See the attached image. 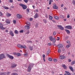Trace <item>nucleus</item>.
<instances>
[{"mask_svg":"<svg viewBox=\"0 0 75 75\" xmlns=\"http://www.w3.org/2000/svg\"><path fill=\"white\" fill-rule=\"evenodd\" d=\"M5 55L3 54H0V60L3 59L4 58H5Z\"/></svg>","mask_w":75,"mask_h":75,"instance_id":"4","label":"nucleus"},{"mask_svg":"<svg viewBox=\"0 0 75 75\" xmlns=\"http://www.w3.org/2000/svg\"><path fill=\"white\" fill-rule=\"evenodd\" d=\"M59 17L61 18H64L65 17V16L63 15H60L59 16Z\"/></svg>","mask_w":75,"mask_h":75,"instance_id":"28","label":"nucleus"},{"mask_svg":"<svg viewBox=\"0 0 75 75\" xmlns=\"http://www.w3.org/2000/svg\"><path fill=\"white\" fill-rule=\"evenodd\" d=\"M25 29H26V30H28V29H29V28H30V26L27 25H26L25 26Z\"/></svg>","mask_w":75,"mask_h":75,"instance_id":"24","label":"nucleus"},{"mask_svg":"<svg viewBox=\"0 0 75 75\" xmlns=\"http://www.w3.org/2000/svg\"><path fill=\"white\" fill-rule=\"evenodd\" d=\"M65 72L66 74H67L68 75H71V74L69 73V72L68 71H66Z\"/></svg>","mask_w":75,"mask_h":75,"instance_id":"25","label":"nucleus"},{"mask_svg":"<svg viewBox=\"0 0 75 75\" xmlns=\"http://www.w3.org/2000/svg\"><path fill=\"white\" fill-rule=\"evenodd\" d=\"M57 41H59V38L58 37H57Z\"/></svg>","mask_w":75,"mask_h":75,"instance_id":"53","label":"nucleus"},{"mask_svg":"<svg viewBox=\"0 0 75 75\" xmlns=\"http://www.w3.org/2000/svg\"><path fill=\"white\" fill-rule=\"evenodd\" d=\"M2 7L6 9L7 10L8 9V8L6 6H2Z\"/></svg>","mask_w":75,"mask_h":75,"instance_id":"26","label":"nucleus"},{"mask_svg":"<svg viewBox=\"0 0 75 75\" xmlns=\"http://www.w3.org/2000/svg\"><path fill=\"white\" fill-rule=\"evenodd\" d=\"M62 67H63V68H64V69H67V67L66 66L65 64L62 65Z\"/></svg>","mask_w":75,"mask_h":75,"instance_id":"16","label":"nucleus"},{"mask_svg":"<svg viewBox=\"0 0 75 75\" xmlns=\"http://www.w3.org/2000/svg\"><path fill=\"white\" fill-rule=\"evenodd\" d=\"M24 2H25L26 3H27L28 2V0H24Z\"/></svg>","mask_w":75,"mask_h":75,"instance_id":"48","label":"nucleus"},{"mask_svg":"<svg viewBox=\"0 0 75 75\" xmlns=\"http://www.w3.org/2000/svg\"><path fill=\"white\" fill-rule=\"evenodd\" d=\"M65 28H67V29H71L72 28V26L70 25L66 26L65 27Z\"/></svg>","mask_w":75,"mask_h":75,"instance_id":"8","label":"nucleus"},{"mask_svg":"<svg viewBox=\"0 0 75 75\" xmlns=\"http://www.w3.org/2000/svg\"><path fill=\"white\" fill-rule=\"evenodd\" d=\"M48 61H52V59L50 57L48 58Z\"/></svg>","mask_w":75,"mask_h":75,"instance_id":"33","label":"nucleus"},{"mask_svg":"<svg viewBox=\"0 0 75 75\" xmlns=\"http://www.w3.org/2000/svg\"><path fill=\"white\" fill-rule=\"evenodd\" d=\"M26 11H27V12H29L30 11V10H29V9L27 8L26 9Z\"/></svg>","mask_w":75,"mask_h":75,"instance_id":"52","label":"nucleus"},{"mask_svg":"<svg viewBox=\"0 0 75 75\" xmlns=\"http://www.w3.org/2000/svg\"><path fill=\"white\" fill-rule=\"evenodd\" d=\"M53 8L54 9H58V8L57 6L54 5L53 6Z\"/></svg>","mask_w":75,"mask_h":75,"instance_id":"19","label":"nucleus"},{"mask_svg":"<svg viewBox=\"0 0 75 75\" xmlns=\"http://www.w3.org/2000/svg\"><path fill=\"white\" fill-rule=\"evenodd\" d=\"M16 16L18 18H21L22 17V15L18 14H17Z\"/></svg>","mask_w":75,"mask_h":75,"instance_id":"10","label":"nucleus"},{"mask_svg":"<svg viewBox=\"0 0 75 75\" xmlns=\"http://www.w3.org/2000/svg\"><path fill=\"white\" fill-rule=\"evenodd\" d=\"M7 17H10L11 16V14L8 13H7L6 14Z\"/></svg>","mask_w":75,"mask_h":75,"instance_id":"20","label":"nucleus"},{"mask_svg":"<svg viewBox=\"0 0 75 75\" xmlns=\"http://www.w3.org/2000/svg\"><path fill=\"white\" fill-rule=\"evenodd\" d=\"M53 61L55 62H57V60L55 59H54Z\"/></svg>","mask_w":75,"mask_h":75,"instance_id":"38","label":"nucleus"},{"mask_svg":"<svg viewBox=\"0 0 75 75\" xmlns=\"http://www.w3.org/2000/svg\"><path fill=\"white\" fill-rule=\"evenodd\" d=\"M30 33V32H29V31H28L27 33H26V34H29V33Z\"/></svg>","mask_w":75,"mask_h":75,"instance_id":"57","label":"nucleus"},{"mask_svg":"<svg viewBox=\"0 0 75 75\" xmlns=\"http://www.w3.org/2000/svg\"><path fill=\"white\" fill-rule=\"evenodd\" d=\"M35 27L36 28L38 27V24L37 23L35 25Z\"/></svg>","mask_w":75,"mask_h":75,"instance_id":"55","label":"nucleus"},{"mask_svg":"<svg viewBox=\"0 0 75 75\" xmlns=\"http://www.w3.org/2000/svg\"><path fill=\"white\" fill-rule=\"evenodd\" d=\"M53 1L52 0H50L49 1V5H51V2H52Z\"/></svg>","mask_w":75,"mask_h":75,"instance_id":"32","label":"nucleus"},{"mask_svg":"<svg viewBox=\"0 0 75 75\" xmlns=\"http://www.w3.org/2000/svg\"><path fill=\"white\" fill-rule=\"evenodd\" d=\"M68 61L69 62H71V60L70 59H69Z\"/></svg>","mask_w":75,"mask_h":75,"instance_id":"60","label":"nucleus"},{"mask_svg":"<svg viewBox=\"0 0 75 75\" xmlns=\"http://www.w3.org/2000/svg\"><path fill=\"white\" fill-rule=\"evenodd\" d=\"M19 5L20 6H21V7H23V9H24V10H25L27 8V6L26 5L24 4H20Z\"/></svg>","mask_w":75,"mask_h":75,"instance_id":"3","label":"nucleus"},{"mask_svg":"<svg viewBox=\"0 0 75 75\" xmlns=\"http://www.w3.org/2000/svg\"><path fill=\"white\" fill-rule=\"evenodd\" d=\"M56 41V40H55V38H54L53 39L52 43H54Z\"/></svg>","mask_w":75,"mask_h":75,"instance_id":"29","label":"nucleus"},{"mask_svg":"<svg viewBox=\"0 0 75 75\" xmlns=\"http://www.w3.org/2000/svg\"><path fill=\"white\" fill-rule=\"evenodd\" d=\"M72 3L74 5H75V0H73Z\"/></svg>","mask_w":75,"mask_h":75,"instance_id":"43","label":"nucleus"},{"mask_svg":"<svg viewBox=\"0 0 75 75\" xmlns=\"http://www.w3.org/2000/svg\"><path fill=\"white\" fill-rule=\"evenodd\" d=\"M16 56H17V57H19V56H21V54L20 53H16Z\"/></svg>","mask_w":75,"mask_h":75,"instance_id":"31","label":"nucleus"},{"mask_svg":"<svg viewBox=\"0 0 75 75\" xmlns=\"http://www.w3.org/2000/svg\"><path fill=\"white\" fill-rule=\"evenodd\" d=\"M10 74V72H8L7 73V75H8V74Z\"/></svg>","mask_w":75,"mask_h":75,"instance_id":"61","label":"nucleus"},{"mask_svg":"<svg viewBox=\"0 0 75 75\" xmlns=\"http://www.w3.org/2000/svg\"><path fill=\"white\" fill-rule=\"evenodd\" d=\"M26 24L28 25H30V23L28 22H26Z\"/></svg>","mask_w":75,"mask_h":75,"instance_id":"34","label":"nucleus"},{"mask_svg":"<svg viewBox=\"0 0 75 75\" xmlns=\"http://www.w3.org/2000/svg\"><path fill=\"white\" fill-rule=\"evenodd\" d=\"M6 72L0 73V75H6Z\"/></svg>","mask_w":75,"mask_h":75,"instance_id":"21","label":"nucleus"},{"mask_svg":"<svg viewBox=\"0 0 75 75\" xmlns=\"http://www.w3.org/2000/svg\"><path fill=\"white\" fill-rule=\"evenodd\" d=\"M15 34H18V31L17 30H15Z\"/></svg>","mask_w":75,"mask_h":75,"instance_id":"35","label":"nucleus"},{"mask_svg":"<svg viewBox=\"0 0 75 75\" xmlns=\"http://www.w3.org/2000/svg\"><path fill=\"white\" fill-rule=\"evenodd\" d=\"M49 17L50 20H52V17L50 15H49Z\"/></svg>","mask_w":75,"mask_h":75,"instance_id":"30","label":"nucleus"},{"mask_svg":"<svg viewBox=\"0 0 75 75\" xmlns=\"http://www.w3.org/2000/svg\"><path fill=\"white\" fill-rule=\"evenodd\" d=\"M3 16V13H1V12H0V16Z\"/></svg>","mask_w":75,"mask_h":75,"instance_id":"50","label":"nucleus"},{"mask_svg":"<svg viewBox=\"0 0 75 75\" xmlns=\"http://www.w3.org/2000/svg\"><path fill=\"white\" fill-rule=\"evenodd\" d=\"M6 56L8 57L10 59H14V57L12 56H11V55H9V54H7Z\"/></svg>","mask_w":75,"mask_h":75,"instance_id":"5","label":"nucleus"},{"mask_svg":"<svg viewBox=\"0 0 75 75\" xmlns=\"http://www.w3.org/2000/svg\"><path fill=\"white\" fill-rule=\"evenodd\" d=\"M29 49L31 50V51H32L33 50V47H29Z\"/></svg>","mask_w":75,"mask_h":75,"instance_id":"46","label":"nucleus"},{"mask_svg":"<svg viewBox=\"0 0 75 75\" xmlns=\"http://www.w3.org/2000/svg\"><path fill=\"white\" fill-rule=\"evenodd\" d=\"M68 36L64 38V40L65 41L67 40H68Z\"/></svg>","mask_w":75,"mask_h":75,"instance_id":"37","label":"nucleus"},{"mask_svg":"<svg viewBox=\"0 0 75 75\" xmlns=\"http://www.w3.org/2000/svg\"><path fill=\"white\" fill-rule=\"evenodd\" d=\"M75 64V61H73L71 63V65H74V64Z\"/></svg>","mask_w":75,"mask_h":75,"instance_id":"36","label":"nucleus"},{"mask_svg":"<svg viewBox=\"0 0 75 75\" xmlns=\"http://www.w3.org/2000/svg\"><path fill=\"white\" fill-rule=\"evenodd\" d=\"M66 58V56L63 55H60L59 57V58L60 59H64Z\"/></svg>","mask_w":75,"mask_h":75,"instance_id":"7","label":"nucleus"},{"mask_svg":"<svg viewBox=\"0 0 75 75\" xmlns=\"http://www.w3.org/2000/svg\"><path fill=\"white\" fill-rule=\"evenodd\" d=\"M13 54H14V55H16H16H17V53H14Z\"/></svg>","mask_w":75,"mask_h":75,"instance_id":"62","label":"nucleus"},{"mask_svg":"<svg viewBox=\"0 0 75 75\" xmlns=\"http://www.w3.org/2000/svg\"><path fill=\"white\" fill-rule=\"evenodd\" d=\"M53 35H56V32H54L53 33Z\"/></svg>","mask_w":75,"mask_h":75,"instance_id":"49","label":"nucleus"},{"mask_svg":"<svg viewBox=\"0 0 75 75\" xmlns=\"http://www.w3.org/2000/svg\"><path fill=\"white\" fill-rule=\"evenodd\" d=\"M47 45L48 46H50L51 45V42L48 43L47 44Z\"/></svg>","mask_w":75,"mask_h":75,"instance_id":"39","label":"nucleus"},{"mask_svg":"<svg viewBox=\"0 0 75 75\" xmlns=\"http://www.w3.org/2000/svg\"><path fill=\"white\" fill-rule=\"evenodd\" d=\"M49 39L51 41H52L53 40V38L52 36H50L49 37Z\"/></svg>","mask_w":75,"mask_h":75,"instance_id":"23","label":"nucleus"},{"mask_svg":"<svg viewBox=\"0 0 75 75\" xmlns=\"http://www.w3.org/2000/svg\"><path fill=\"white\" fill-rule=\"evenodd\" d=\"M54 17L55 19L57 20H59V18H58V16H54Z\"/></svg>","mask_w":75,"mask_h":75,"instance_id":"22","label":"nucleus"},{"mask_svg":"<svg viewBox=\"0 0 75 75\" xmlns=\"http://www.w3.org/2000/svg\"><path fill=\"white\" fill-rule=\"evenodd\" d=\"M50 50L49 49L47 51V55H48L49 54H50Z\"/></svg>","mask_w":75,"mask_h":75,"instance_id":"27","label":"nucleus"},{"mask_svg":"<svg viewBox=\"0 0 75 75\" xmlns=\"http://www.w3.org/2000/svg\"><path fill=\"white\" fill-rule=\"evenodd\" d=\"M17 45L18 47L20 48H24L25 49L26 48V46L24 45H21L18 44Z\"/></svg>","mask_w":75,"mask_h":75,"instance_id":"2","label":"nucleus"},{"mask_svg":"<svg viewBox=\"0 0 75 75\" xmlns=\"http://www.w3.org/2000/svg\"><path fill=\"white\" fill-rule=\"evenodd\" d=\"M13 23L14 24H16V21L15 20H14L13 21Z\"/></svg>","mask_w":75,"mask_h":75,"instance_id":"45","label":"nucleus"},{"mask_svg":"<svg viewBox=\"0 0 75 75\" xmlns=\"http://www.w3.org/2000/svg\"><path fill=\"white\" fill-rule=\"evenodd\" d=\"M34 66V64L30 63L28 66V72H31V68H33Z\"/></svg>","mask_w":75,"mask_h":75,"instance_id":"1","label":"nucleus"},{"mask_svg":"<svg viewBox=\"0 0 75 75\" xmlns=\"http://www.w3.org/2000/svg\"><path fill=\"white\" fill-rule=\"evenodd\" d=\"M38 17V13H35L34 16V18H37Z\"/></svg>","mask_w":75,"mask_h":75,"instance_id":"15","label":"nucleus"},{"mask_svg":"<svg viewBox=\"0 0 75 75\" xmlns=\"http://www.w3.org/2000/svg\"><path fill=\"white\" fill-rule=\"evenodd\" d=\"M9 34L11 35V37L14 36V33L12 31L9 32Z\"/></svg>","mask_w":75,"mask_h":75,"instance_id":"11","label":"nucleus"},{"mask_svg":"<svg viewBox=\"0 0 75 75\" xmlns=\"http://www.w3.org/2000/svg\"><path fill=\"white\" fill-rule=\"evenodd\" d=\"M61 52V49H59L58 50V53H59V52Z\"/></svg>","mask_w":75,"mask_h":75,"instance_id":"44","label":"nucleus"},{"mask_svg":"<svg viewBox=\"0 0 75 75\" xmlns=\"http://www.w3.org/2000/svg\"><path fill=\"white\" fill-rule=\"evenodd\" d=\"M16 66H17V64H12V65L11 66V68H15L16 67Z\"/></svg>","mask_w":75,"mask_h":75,"instance_id":"14","label":"nucleus"},{"mask_svg":"<svg viewBox=\"0 0 75 75\" xmlns=\"http://www.w3.org/2000/svg\"><path fill=\"white\" fill-rule=\"evenodd\" d=\"M69 68L70 69V70H71V71H72V72H73L74 71V69H73L72 67L71 66H69Z\"/></svg>","mask_w":75,"mask_h":75,"instance_id":"18","label":"nucleus"},{"mask_svg":"<svg viewBox=\"0 0 75 75\" xmlns=\"http://www.w3.org/2000/svg\"><path fill=\"white\" fill-rule=\"evenodd\" d=\"M12 75H18V74L16 73H13L12 74Z\"/></svg>","mask_w":75,"mask_h":75,"instance_id":"41","label":"nucleus"},{"mask_svg":"<svg viewBox=\"0 0 75 75\" xmlns=\"http://www.w3.org/2000/svg\"><path fill=\"white\" fill-rule=\"evenodd\" d=\"M30 21H32V20H33V18H30Z\"/></svg>","mask_w":75,"mask_h":75,"instance_id":"63","label":"nucleus"},{"mask_svg":"<svg viewBox=\"0 0 75 75\" xmlns=\"http://www.w3.org/2000/svg\"><path fill=\"white\" fill-rule=\"evenodd\" d=\"M5 22L7 24H10V20H9V19H6Z\"/></svg>","mask_w":75,"mask_h":75,"instance_id":"12","label":"nucleus"},{"mask_svg":"<svg viewBox=\"0 0 75 75\" xmlns=\"http://www.w3.org/2000/svg\"><path fill=\"white\" fill-rule=\"evenodd\" d=\"M27 55V54H24V56H25V57H26Z\"/></svg>","mask_w":75,"mask_h":75,"instance_id":"64","label":"nucleus"},{"mask_svg":"<svg viewBox=\"0 0 75 75\" xmlns=\"http://www.w3.org/2000/svg\"><path fill=\"white\" fill-rule=\"evenodd\" d=\"M10 2V3H12L13 2V0H8Z\"/></svg>","mask_w":75,"mask_h":75,"instance_id":"51","label":"nucleus"},{"mask_svg":"<svg viewBox=\"0 0 75 75\" xmlns=\"http://www.w3.org/2000/svg\"><path fill=\"white\" fill-rule=\"evenodd\" d=\"M63 47V45L62 44H59L58 46L57 47L59 48H61Z\"/></svg>","mask_w":75,"mask_h":75,"instance_id":"13","label":"nucleus"},{"mask_svg":"<svg viewBox=\"0 0 75 75\" xmlns=\"http://www.w3.org/2000/svg\"><path fill=\"white\" fill-rule=\"evenodd\" d=\"M57 27L61 30H64V28H63L62 26L61 25H57Z\"/></svg>","mask_w":75,"mask_h":75,"instance_id":"9","label":"nucleus"},{"mask_svg":"<svg viewBox=\"0 0 75 75\" xmlns=\"http://www.w3.org/2000/svg\"><path fill=\"white\" fill-rule=\"evenodd\" d=\"M43 21L45 23H47V21L45 19H43Z\"/></svg>","mask_w":75,"mask_h":75,"instance_id":"42","label":"nucleus"},{"mask_svg":"<svg viewBox=\"0 0 75 75\" xmlns=\"http://www.w3.org/2000/svg\"><path fill=\"white\" fill-rule=\"evenodd\" d=\"M0 28L1 30H5V28L3 27V25L1 23H0Z\"/></svg>","mask_w":75,"mask_h":75,"instance_id":"6","label":"nucleus"},{"mask_svg":"<svg viewBox=\"0 0 75 75\" xmlns=\"http://www.w3.org/2000/svg\"><path fill=\"white\" fill-rule=\"evenodd\" d=\"M65 31H66V32H67V34H69L70 33V31H69V30L67 29H65Z\"/></svg>","mask_w":75,"mask_h":75,"instance_id":"17","label":"nucleus"},{"mask_svg":"<svg viewBox=\"0 0 75 75\" xmlns=\"http://www.w3.org/2000/svg\"><path fill=\"white\" fill-rule=\"evenodd\" d=\"M70 47V45H66V47L67 48H69V47Z\"/></svg>","mask_w":75,"mask_h":75,"instance_id":"40","label":"nucleus"},{"mask_svg":"<svg viewBox=\"0 0 75 75\" xmlns=\"http://www.w3.org/2000/svg\"><path fill=\"white\" fill-rule=\"evenodd\" d=\"M52 21L53 23H56V21L55 20H52Z\"/></svg>","mask_w":75,"mask_h":75,"instance_id":"59","label":"nucleus"},{"mask_svg":"<svg viewBox=\"0 0 75 75\" xmlns=\"http://www.w3.org/2000/svg\"><path fill=\"white\" fill-rule=\"evenodd\" d=\"M45 16L47 18H48V16L47 15V14H46L45 15Z\"/></svg>","mask_w":75,"mask_h":75,"instance_id":"56","label":"nucleus"},{"mask_svg":"<svg viewBox=\"0 0 75 75\" xmlns=\"http://www.w3.org/2000/svg\"><path fill=\"white\" fill-rule=\"evenodd\" d=\"M19 33H23V30H22L20 31Z\"/></svg>","mask_w":75,"mask_h":75,"instance_id":"47","label":"nucleus"},{"mask_svg":"<svg viewBox=\"0 0 75 75\" xmlns=\"http://www.w3.org/2000/svg\"><path fill=\"white\" fill-rule=\"evenodd\" d=\"M45 54H43V55L42 56V57L43 58H45Z\"/></svg>","mask_w":75,"mask_h":75,"instance_id":"58","label":"nucleus"},{"mask_svg":"<svg viewBox=\"0 0 75 75\" xmlns=\"http://www.w3.org/2000/svg\"><path fill=\"white\" fill-rule=\"evenodd\" d=\"M67 43L68 44H70V41H67Z\"/></svg>","mask_w":75,"mask_h":75,"instance_id":"54","label":"nucleus"}]
</instances>
